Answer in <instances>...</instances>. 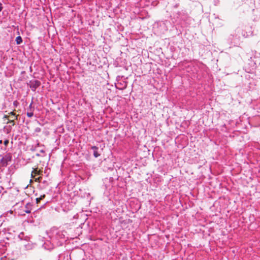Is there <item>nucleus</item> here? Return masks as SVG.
Listing matches in <instances>:
<instances>
[{
  "label": "nucleus",
  "mask_w": 260,
  "mask_h": 260,
  "mask_svg": "<svg viewBox=\"0 0 260 260\" xmlns=\"http://www.w3.org/2000/svg\"><path fill=\"white\" fill-rule=\"evenodd\" d=\"M18 104H19V103L18 102V101H14V102H13V105H14V106L15 107H17L18 106Z\"/></svg>",
  "instance_id": "ddd939ff"
},
{
  "label": "nucleus",
  "mask_w": 260,
  "mask_h": 260,
  "mask_svg": "<svg viewBox=\"0 0 260 260\" xmlns=\"http://www.w3.org/2000/svg\"><path fill=\"white\" fill-rule=\"evenodd\" d=\"M2 143V140H0V143Z\"/></svg>",
  "instance_id": "b1692460"
},
{
  "label": "nucleus",
  "mask_w": 260,
  "mask_h": 260,
  "mask_svg": "<svg viewBox=\"0 0 260 260\" xmlns=\"http://www.w3.org/2000/svg\"><path fill=\"white\" fill-rule=\"evenodd\" d=\"M37 156H40V155L39 154H37Z\"/></svg>",
  "instance_id": "5701e85b"
},
{
  "label": "nucleus",
  "mask_w": 260,
  "mask_h": 260,
  "mask_svg": "<svg viewBox=\"0 0 260 260\" xmlns=\"http://www.w3.org/2000/svg\"><path fill=\"white\" fill-rule=\"evenodd\" d=\"M38 172V168H34L31 173V177L34 178L36 175H37Z\"/></svg>",
  "instance_id": "6e6552de"
},
{
  "label": "nucleus",
  "mask_w": 260,
  "mask_h": 260,
  "mask_svg": "<svg viewBox=\"0 0 260 260\" xmlns=\"http://www.w3.org/2000/svg\"><path fill=\"white\" fill-rule=\"evenodd\" d=\"M16 42L17 45L20 44L22 42V39L21 36H19L16 38Z\"/></svg>",
  "instance_id": "0eeeda50"
},
{
  "label": "nucleus",
  "mask_w": 260,
  "mask_h": 260,
  "mask_svg": "<svg viewBox=\"0 0 260 260\" xmlns=\"http://www.w3.org/2000/svg\"><path fill=\"white\" fill-rule=\"evenodd\" d=\"M10 115L13 116L15 117V119H17L18 115H16V114L13 112H11L9 113Z\"/></svg>",
  "instance_id": "9d476101"
},
{
  "label": "nucleus",
  "mask_w": 260,
  "mask_h": 260,
  "mask_svg": "<svg viewBox=\"0 0 260 260\" xmlns=\"http://www.w3.org/2000/svg\"><path fill=\"white\" fill-rule=\"evenodd\" d=\"M40 152L43 153H45V151L44 150H41L40 151Z\"/></svg>",
  "instance_id": "412c9836"
},
{
  "label": "nucleus",
  "mask_w": 260,
  "mask_h": 260,
  "mask_svg": "<svg viewBox=\"0 0 260 260\" xmlns=\"http://www.w3.org/2000/svg\"><path fill=\"white\" fill-rule=\"evenodd\" d=\"M91 149L93 150V156L97 158L99 156H100V153L98 152L99 148L95 146H93L91 147Z\"/></svg>",
  "instance_id": "39448f33"
},
{
  "label": "nucleus",
  "mask_w": 260,
  "mask_h": 260,
  "mask_svg": "<svg viewBox=\"0 0 260 260\" xmlns=\"http://www.w3.org/2000/svg\"><path fill=\"white\" fill-rule=\"evenodd\" d=\"M28 111H32V103H31L29 106V108L27 109Z\"/></svg>",
  "instance_id": "dca6fc26"
},
{
  "label": "nucleus",
  "mask_w": 260,
  "mask_h": 260,
  "mask_svg": "<svg viewBox=\"0 0 260 260\" xmlns=\"http://www.w3.org/2000/svg\"><path fill=\"white\" fill-rule=\"evenodd\" d=\"M9 116H8L7 115H4L3 118L9 119Z\"/></svg>",
  "instance_id": "6ab92c4d"
},
{
  "label": "nucleus",
  "mask_w": 260,
  "mask_h": 260,
  "mask_svg": "<svg viewBox=\"0 0 260 260\" xmlns=\"http://www.w3.org/2000/svg\"><path fill=\"white\" fill-rule=\"evenodd\" d=\"M32 206V205L31 203H27L25 206L24 212L26 213H30L31 211Z\"/></svg>",
  "instance_id": "423d86ee"
},
{
  "label": "nucleus",
  "mask_w": 260,
  "mask_h": 260,
  "mask_svg": "<svg viewBox=\"0 0 260 260\" xmlns=\"http://www.w3.org/2000/svg\"><path fill=\"white\" fill-rule=\"evenodd\" d=\"M36 200V202H37V204H38V203L40 202V201H41V200L39 199V198H37Z\"/></svg>",
  "instance_id": "aec40b11"
},
{
  "label": "nucleus",
  "mask_w": 260,
  "mask_h": 260,
  "mask_svg": "<svg viewBox=\"0 0 260 260\" xmlns=\"http://www.w3.org/2000/svg\"><path fill=\"white\" fill-rule=\"evenodd\" d=\"M42 179V177H39L38 179L40 181V179Z\"/></svg>",
  "instance_id": "4be33fe9"
},
{
  "label": "nucleus",
  "mask_w": 260,
  "mask_h": 260,
  "mask_svg": "<svg viewBox=\"0 0 260 260\" xmlns=\"http://www.w3.org/2000/svg\"><path fill=\"white\" fill-rule=\"evenodd\" d=\"M127 85V82L122 81L120 82L118 81L115 86L117 89L119 90H123L126 88Z\"/></svg>",
  "instance_id": "20e7f679"
},
{
  "label": "nucleus",
  "mask_w": 260,
  "mask_h": 260,
  "mask_svg": "<svg viewBox=\"0 0 260 260\" xmlns=\"http://www.w3.org/2000/svg\"><path fill=\"white\" fill-rule=\"evenodd\" d=\"M9 141L8 140H5L4 141V145H5L6 146H7V145L9 144Z\"/></svg>",
  "instance_id": "4468645a"
},
{
  "label": "nucleus",
  "mask_w": 260,
  "mask_h": 260,
  "mask_svg": "<svg viewBox=\"0 0 260 260\" xmlns=\"http://www.w3.org/2000/svg\"><path fill=\"white\" fill-rule=\"evenodd\" d=\"M26 115L28 117H32L34 115V113L32 112V111H28L27 113H26Z\"/></svg>",
  "instance_id": "1a4fd4ad"
},
{
  "label": "nucleus",
  "mask_w": 260,
  "mask_h": 260,
  "mask_svg": "<svg viewBox=\"0 0 260 260\" xmlns=\"http://www.w3.org/2000/svg\"><path fill=\"white\" fill-rule=\"evenodd\" d=\"M12 155L10 153L6 154L0 160V166L6 167L9 162L12 161Z\"/></svg>",
  "instance_id": "f03ea898"
},
{
  "label": "nucleus",
  "mask_w": 260,
  "mask_h": 260,
  "mask_svg": "<svg viewBox=\"0 0 260 260\" xmlns=\"http://www.w3.org/2000/svg\"><path fill=\"white\" fill-rule=\"evenodd\" d=\"M42 173H43V171H42L38 170V173L37 174V175H42Z\"/></svg>",
  "instance_id": "2eb2a0df"
},
{
  "label": "nucleus",
  "mask_w": 260,
  "mask_h": 260,
  "mask_svg": "<svg viewBox=\"0 0 260 260\" xmlns=\"http://www.w3.org/2000/svg\"><path fill=\"white\" fill-rule=\"evenodd\" d=\"M41 84V82L37 80H31L27 83L28 86H29L30 88L33 91H35L37 88L39 87Z\"/></svg>",
  "instance_id": "7ed1b4c3"
},
{
  "label": "nucleus",
  "mask_w": 260,
  "mask_h": 260,
  "mask_svg": "<svg viewBox=\"0 0 260 260\" xmlns=\"http://www.w3.org/2000/svg\"><path fill=\"white\" fill-rule=\"evenodd\" d=\"M23 236H24V234L23 233H21L19 234V235H18V238L21 239V240H22L23 239Z\"/></svg>",
  "instance_id": "f8f14e48"
},
{
  "label": "nucleus",
  "mask_w": 260,
  "mask_h": 260,
  "mask_svg": "<svg viewBox=\"0 0 260 260\" xmlns=\"http://www.w3.org/2000/svg\"><path fill=\"white\" fill-rule=\"evenodd\" d=\"M3 9V5L0 2V12L2 11Z\"/></svg>",
  "instance_id": "f3484780"
},
{
  "label": "nucleus",
  "mask_w": 260,
  "mask_h": 260,
  "mask_svg": "<svg viewBox=\"0 0 260 260\" xmlns=\"http://www.w3.org/2000/svg\"><path fill=\"white\" fill-rule=\"evenodd\" d=\"M45 194H44V195H43V196H41V197H40V198H39V199H40V200H42L43 199H44V198H45Z\"/></svg>",
  "instance_id": "a211bd4d"
},
{
  "label": "nucleus",
  "mask_w": 260,
  "mask_h": 260,
  "mask_svg": "<svg viewBox=\"0 0 260 260\" xmlns=\"http://www.w3.org/2000/svg\"><path fill=\"white\" fill-rule=\"evenodd\" d=\"M7 123H11V124H12V125H15V122H14V120H9V119H8V121H7Z\"/></svg>",
  "instance_id": "9b49d317"
},
{
  "label": "nucleus",
  "mask_w": 260,
  "mask_h": 260,
  "mask_svg": "<svg viewBox=\"0 0 260 260\" xmlns=\"http://www.w3.org/2000/svg\"><path fill=\"white\" fill-rule=\"evenodd\" d=\"M66 232L63 231L55 230L52 232L51 238L53 244L57 246H61L66 240Z\"/></svg>",
  "instance_id": "f257e3e1"
}]
</instances>
